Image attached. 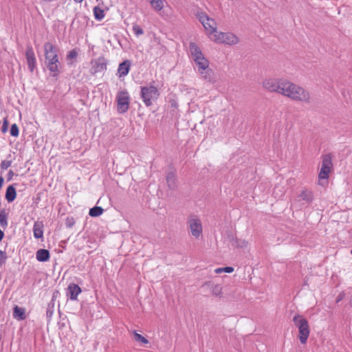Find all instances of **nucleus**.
I'll list each match as a JSON object with an SVG mask.
<instances>
[{"label": "nucleus", "instance_id": "nucleus-1", "mask_svg": "<svg viewBox=\"0 0 352 352\" xmlns=\"http://www.w3.org/2000/svg\"><path fill=\"white\" fill-rule=\"evenodd\" d=\"M262 87L268 92L277 93L295 102H311V94L302 87L283 78L267 77L261 82Z\"/></svg>", "mask_w": 352, "mask_h": 352}, {"label": "nucleus", "instance_id": "nucleus-2", "mask_svg": "<svg viewBox=\"0 0 352 352\" xmlns=\"http://www.w3.org/2000/svg\"><path fill=\"white\" fill-rule=\"evenodd\" d=\"M45 65L51 76L57 77L60 73V63L56 47L50 42L43 45Z\"/></svg>", "mask_w": 352, "mask_h": 352}, {"label": "nucleus", "instance_id": "nucleus-3", "mask_svg": "<svg viewBox=\"0 0 352 352\" xmlns=\"http://www.w3.org/2000/svg\"><path fill=\"white\" fill-rule=\"evenodd\" d=\"M293 321L298 330V338L301 344H305L310 333L308 321L300 315H295Z\"/></svg>", "mask_w": 352, "mask_h": 352}, {"label": "nucleus", "instance_id": "nucleus-4", "mask_svg": "<svg viewBox=\"0 0 352 352\" xmlns=\"http://www.w3.org/2000/svg\"><path fill=\"white\" fill-rule=\"evenodd\" d=\"M197 17L204 26L206 35L211 39V36H213V35L218 32L216 21L204 12H198L197 13Z\"/></svg>", "mask_w": 352, "mask_h": 352}, {"label": "nucleus", "instance_id": "nucleus-5", "mask_svg": "<svg viewBox=\"0 0 352 352\" xmlns=\"http://www.w3.org/2000/svg\"><path fill=\"white\" fill-rule=\"evenodd\" d=\"M160 96L158 89L152 84L141 87V98L146 107L153 104V102L156 100Z\"/></svg>", "mask_w": 352, "mask_h": 352}, {"label": "nucleus", "instance_id": "nucleus-6", "mask_svg": "<svg viewBox=\"0 0 352 352\" xmlns=\"http://www.w3.org/2000/svg\"><path fill=\"white\" fill-rule=\"evenodd\" d=\"M333 168L332 158L329 154L325 155L322 157L321 168L318 173V184L323 186L324 182H327L329 173Z\"/></svg>", "mask_w": 352, "mask_h": 352}, {"label": "nucleus", "instance_id": "nucleus-7", "mask_svg": "<svg viewBox=\"0 0 352 352\" xmlns=\"http://www.w3.org/2000/svg\"><path fill=\"white\" fill-rule=\"evenodd\" d=\"M212 41L218 44L228 45H236L239 42V37L231 32H217L213 36H211Z\"/></svg>", "mask_w": 352, "mask_h": 352}, {"label": "nucleus", "instance_id": "nucleus-8", "mask_svg": "<svg viewBox=\"0 0 352 352\" xmlns=\"http://www.w3.org/2000/svg\"><path fill=\"white\" fill-rule=\"evenodd\" d=\"M194 62L201 78L205 80L211 82L212 80V70L209 68L208 60L203 56L200 60H194Z\"/></svg>", "mask_w": 352, "mask_h": 352}, {"label": "nucleus", "instance_id": "nucleus-9", "mask_svg": "<svg viewBox=\"0 0 352 352\" xmlns=\"http://www.w3.org/2000/svg\"><path fill=\"white\" fill-rule=\"evenodd\" d=\"M187 226L191 235L195 239H199L203 232V226L201 219L195 215H191L187 220Z\"/></svg>", "mask_w": 352, "mask_h": 352}, {"label": "nucleus", "instance_id": "nucleus-10", "mask_svg": "<svg viewBox=\"0 0 352 352\" xmlns=\"http://www.w3.org/2000/svg\"><path fill=\"white\" fill-rule=\"evenodd\" d=\"M129 95L127 91H120L117 95V109L120 113L126 112L129 107Z\"/></svg>", "mask_w": 352, "mask_h": 352}, {"label": "nucleus", "instance_id": "nucleus-11", "mask_svg": "<svg viewBox=\"0 0 352 352\" xmlns=\"http://www.w3.org/2000/svg\"><path fill=\"white\" fill-rule=\"evenodd\" d=\"M25 57L27 60V63L28 66V69L31 72H32L36 66V57L34 52L33 51V49L32 47H28L26 53H25Z\"/></svg>", "mask_w": 352, "mask_h": 352}, {"label": "nucleus", "instance_id": "nucleus-12", "mask_svg": "<svg viewBox=\"0 0 352 352\" xmlns=\"http://www.w3.org/2000/svg\"><path fill=\"white\" fill-rule=\"evenodd\" d=\"M189 52L193 60H200V58L204 56L201 50V48L195 43L193 42H191L189 44Z\"/></svg>", "mask_w": 352, "mask_h": 352}, {"label": "nucleus", "instance_id": "nucleus-13", "mask_svg": "<svg viewBox=\"0 0 352 352\" xmlns=\"http://www.w3.org/2000/svg\"><path fill=\"white\" fill-rule=\"evenodd\" d=\"M106 68L104 60L103 58H99L96 60L91 61V74H96L100 72Z\"/></svg>", "mask_w": 352, "mask_h": 352}, {"label": "nucleus", "instance_id": "nucleus-14", "mask_svg": "<svg viewBox=\"0 0 352 352\" xmlns=\"http://www.w3.org/2000/svg\"><path fill=\"white\" fill-rule=\"evenodd\" d=\"M80 293L81 289L78 285L70 284L67 287V296L72 300H76Z\"/></svg>", "mask_w": 352, "mask_h": 352}, {"label": "nucleus", "instance_id": "nucleus-15", "mask_svg": "<svg viewBox=\"0 0 352 352\" xmlns=\"http://www.w3.org/2000/svg\"><path fill=\"white\" fill-rule=\"evenodd\" d=\"M203 287H210L214 296H220L222 294V287L219 285H214L211 282H206L203 285Z\"/></svg>", "mask_w": 352, "mask_h": 352}, {"label": "nucleus", "instance_id": "nucleus-16", "mask_svg": "<svg viewBox=\"0 0 352 352\" xmlns=\"http://www.w3.org/2000/svg\"><path fill=\"white\" fill-rule=\"evenodd\" d=\"M166 183L170 190H175L177 188V179L174 173L170 172L166 175Z\"/></svg>", "mask_w": 352, "mask_h": 352}, {"label": "nucleus", "instance_id": "nucleus-17", "mask_svg": "<svg viewBox=\"0 0 352 352\" xmlns=\"http://www.w3.org/2000/svg\"><path fill=\"white\" fill-rule=\"evenodd\" d=\"M36 258L40 262L47 261L50 258V252L45 249H39L36 253Z\"/></svg>", "mask_w": 352, "mask_h": 352}, {"label": "nucleus", "instance_id": "nucleus-18", "mask_svg": "<svg viewBox=\"0 0 352 352\" xmlns=\"http://www.w3.org/2000/svg\"><path fill=\"white\" fill-rule=\"evenodd\" d=\"M43 225L42 222L36 221L34 224L33 232L34 236L36 239H41L43 237Z\"/></svg>", "mask_w": 352, "mask_h": 352}, {"label": "nucleus", "instance_id": "nucleus-19", "mask_svg": "<svg viewBox=\"0 0 352 352\" xmlns=\"http://www.w3.org/2000/svg\"><path fill=\"white\" fill-rule=\"evenodd\" d=\"M130 63L129 61H124L120 63L118 67V72L119 73L120 76H125L128 74L129 71Z\"/></svg>", "mask_w": 352, "mask_h": 352}, {"label": "nucleus", "instance_id": "nucleus-20", "mask_svg": "<svg viewBox=\"0 0 352 352\" xmlns=\"http://www.w3.org/2000/svg\"><path fill=\"white\" fill-rule=\"evenodd\" d=\"M16 197V192L13 186H9L6 192V199L8 202L13 201Z\"/></svg>", "mask_w": 352, "mask_h": 352}, {"label": "nucleus", "instance_id": "nucleus-21", "mask_svg": "<svg viewBox=\"0 0 352 352\" xmlns=\"http://www.w3.org/2000/svg\"><path fill=\"white\" fill-rule=\"evenodd\" d=\"M248 243L243 239L234 238L232 241V245L237 248H245L248 247Z\"/></svg>", "mask_w": 352, "mask_h": 352}, {"label": "nucleus", "instance_id": "nucleus-22", "mask_svg": "<svg viewBox=\"0 0 352 352\" xmlns=\"http://www.w3.org/2000/svg\"><path fill=\"white\" fill-rule=\"evenodd\" d=\"M13 316L14 318L19 320L25 319V316L24 309L18 306H15L13 310Z\"/></svg>", "mask_w": 352, "mask_h": 352}, {"label": "nucleus", "instance_id": "nucleus-23", "mask_svg": "<svg viewBox=\"0 0 352 352\" xmlns=\"http://www.w3.org/2000/svg\"><path fill=\"white\" fill-rule=\"evenodd\" d=\"M149 3L152 8L156 11H161L164 7L162 0H149Z\"/></svg>", "mask_w": 352, "mask_h": 352}, {"label": "nucleus", "instance_id": "nucleus-24", "mask_svg": "<svg viewBox=\"0 0 352 352\" xmlns=\"http://www.w3.org/2000/svg\"><path fill=\"white\" fill-rule=\"evenodd\" d=\"M300 197L306 201L307 202H310L313 199V194L311 191L307 190H302L300 194Z\"/></svg>", "mask_w": 352, "mask_h": 352}, {"label": "nucleus", "instance_id": "nucleus-25", "mask_svg": "<svg viewBox=\"0 0 352 352\" xmlns=\"http://www.w3.org/2000/svg\"><path fill=\"white\" fill-rule=\"evenodd\" d=\"M104 210L100 206H95L89 210V214L91 217H99L103 212Z\"/></svg>", "mask_w": 352, "mask_h": 352}, {"label": "nucleus", "instance_id": "nucleus-26", "mask_svg": "<svg viewBox=\"0 0 352 352\" xmlns=\"http://www.w3.org/2000/svg\"><path fill=\"white\" fill-rule=\"evenodd\" d=\"M133 338L136 342H138L142 344H146L148 343V340L146 338L139 334L136 331H133Z\"/></svg>", "mask_w": 352, "mask_h": 352}, {"label": "nucleus", "instance_id": "nucleus-27", "mask_svg": "<svg viewBox=\"0 0 352 352\" xmlns=\"http://www.w3.org/2000/svg\"><path fill=\"white\" fill-rule=\"evenodd\" d=\"M93 11L96 19L100 21L104 17V11L101 8L95 7Z\"/></svg>", "mask_w": 352, "mask_h": 352}, {"label": "nucleus", "instance_id": "nucleus-28", "mask_svg": "<svg viewBox=\"0 0 352 352\" xmlns=\"http://www.w3.org/2000/svg\"><path fill=\"white\" fill-rule=\"evenodd\" d=\"M0 225L4 228L8 226L7 214L5 210L0 211Z\"/></svg>", "mask_w": 352, "mask_h": 352}, {"label": "nucleus", "instance_id": "nucleus-29", "mask_svg": "<svg viewBox=\"0 0 352 352\" xmlns=\"http://www.w3.org/2000/svg\"><path fill=\"white\" fill-rule=\"evenodd\" d=\"M19 128H18V126L16 125V124H12L11 128H10L11 135H12L14 137H17L19 135Z\"/></svg>", "mask_w": 352, "mask_h": 352}, {"label": "nucleus", "instance_id": "nucleus-30", "mask_svg": "<svg viewBox=\"0 0 352 352\" xmlns=\"http://www.w3.org/2000/svg\"><path fill=\"white\" fill-rule=\"evenodd\" d=\"M133 31L137 36H139L144 34L143 30L138 25H134L133 26Z\"/></svg>", "mask_w": 352, "mask_h": 352}, {"label": "nucleus", "instance_id": "nucleus-31", "mask_svg": "<svg viewBox=\"0 0 352 352\" xmlns=\"http://www.w3.org/2000/svg\"><path fill=\"white\" fill-rule=\"evenodd\" d=\"M77 56H78L77 52L76 50H73L69 52V53L67 54V60L68 61L72 60L73 59L76 58Z\"/></svg>", "mask_w": 352, "mask_h": 352}, {"label": "nucleus", "instance_id": "nucleus-32", "mask_svg": "<svg viewBox=\"0 0 352 352\" xmlns=\"http://www.w3.org/2000/svg\"><path fill=\"white\" fill-rule=\"evenodd\" d=\"M7 260V255L4 251L0 250V267H1Z\"/></svg>", "mask_w": 352, "mask_h": 352}, {"label": "nucleus", "instance_id": "nucleus-33", "mask_svg": "<svg viewBox=\"0 0 352 352\" xmlns=\"http://www.w3.org/2000/svg\"><path fill=\"white\" fill-rule=\"evenodd\" d=\"M11 161H8V160H3L1 162V169H3V170H6L7 168H8L10 166H11Z\"/></svg>", "mask_w": 352, "mask_h": 352}, {"label": "nucleus", "instance_id": "nucleus-34", "mask_svg": "<svg viewBox=\"0 0 352 352\" xmlns=\"http://www.w3.org/2000/svg\"><path fill=\"white\" fill-rule=\"evenodd\" d=\"M8 121L7 119H4L3 120V125H2V127H1V131L2 132L4 133L6 132H7L8 131Z\"/></svg>", "mask_w": 352, "mask_h": 352}, {"label": "nucleus", "instance_id": "nucleus-35", "mask_svg": "<svg viewBox=\"0 0 352 352\" xmlns=\"http://www.w3.org/2000/svg\"><path fill=\"white\" fill-rule=\"evenodd\" d=\"M223 271L226 273H232L234 272V268L232 267H223Z\"/></svg>", "mask_w": 352, "mask_h": 352}, {"label": "nucleus", "instance_id": "nucleus-36", "mask_svg": "<svg viewBox=\"0 0 352 352\" xmlns=\"http://www.w3.org/2000/svg\"><path fill=\"white\" fill-rule=\"evenodd\" d=\"M344 297V294L342 292V293H340L338 296L337 297V300H336V302H340V300H342Z\"/></svg>", "mask_w": 352, "mask_h": 352}, {"label": "nucleus", "instance_id": "nucleus-37", "mask_svg": "<svg viewBox=\"0 0 352 352\" xmlns=\"http://www.w3.org/2000/svg\"><path fill=\"white\" fill-rule=\"evenodd\" d=\"M214 272L216 274H221L222 272H224L223 267H219L214 270Z\"/></svg>", "mask_w": 352, "mask_h": 352}, {"label": "nucleus", "instance_id": "nucleus-38", "mask_svg": "<svg viewBox=\"0 0 352 352\" xmlns=\"http://www.w3.org/2000/svg\"><path fill=\"white\" fill-rule=\"evenodd\" d=\"M4 236V233L0 229V241L3 239Z\"/></svg>", "mask_w": 352, "mask_h": 352}, {"label": "nucleus", "instance_id": "nucleus-39", "mask_svg": "<svg viewBox=\"0 0 352 352\" xmlns=\"http://www.w3.org/2000/svg\"><path fill=\"white\" fill-rule=\"evenodd\" d=\"M3 182H4V179H3V177H0V188H1V186H2L3 184Z\"/></svg>", "mask_w": 352, "mask_h": 352}, {"label": "nucleus", "instance_id": "nucleus-40", "mask_svg": "<svg viewBox=\"0 0 352 352\" xmlns=\"http://www.w3.org/2000/svg\"><path fill=\"white\" fill-rule=\"evenodd\" d=\"M172 106L174 107H177V103L175 101H172Z\"/></svg>", "mask_w": 352, "mask_h": 352}, {"label": "nucleus", "instance_id": "nucleus-41", "mask_svg": "<svg viewBox=\"0 0 352 352\" xmlns=\"http://www.w3.org/2000/svg\"><path fill=\"white\" fill-rule=\"evenodd\" d=\"M349 303H350V305L352 307V295H351Z\"/></svg>", "mask_w": 352, "mask_h": 352}, {"label": "nucleus", "instance_id": "nucleus-42", "mask_svg": "<svg viewBox=\"0 0 352 352\" xmlns=\"http://www.w3.org/2000/svg\"><path fill=\"white\" fill-rule=\"evenodd\" d=\"M74 1L77 3H81L82 1V0H74Z\"/></svg>", "mask_w": 352, "mask_h": 352}, {"label": "nucleus", "instance_id": "nucleus-43", "mask_svg": "<svg viewBox=\"0 0 352 352\" xmlns=\"http://www.w3.org/2000/svg\"><path fill=\"white\" fill-rule=\"evenodd\" d=\"M67 226L71 227V226H72L71 223H69V224L67 225Z\"/></svg>", "mask_w": 352, "mask_h": 352}, {"label": "nucleus", "instance_id": "nucleus-44", "mask_svg": "<svg viewBox=\"0 0 352 352\" xmlns=\"http://www.w3.org/2000/svg\"><path fill=\"white\" fill-rule=\"evenodd\" d=\"M67 226L71 227V226H72L71 223H69V224L67 225Z\"/></svg>", "mask_w": 352, "mask_h": 352}]
</instances>
